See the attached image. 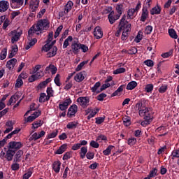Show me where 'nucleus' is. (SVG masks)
<instances>
[{
    "mask_svg": "<svg viewBox=\"0 0 179 179\" xmlns=\"http://www.w3.org/2000/svg\"><path fill=\"white\" fill-rule=\"evenodd\" d=\"M7 54H8V49L3 48L1 50V52L0 54V59H1V61H3V59H5V58H6Z\"/></svg>",
    "mask_w": 179,
    "mask_h": 179,
    "instance_id": "nucleus-37",
    "label": "nucleus"
},
{
    "mask_svg": "<svg viewBox=\"0 0 179 179\" xmlns=\"http://www.w3.org/2000/svg\"><path fill=\"white\" fill-rule=\"evenodd\" d=\"M141 31H138L137 36H136L134 41L136 43H141V40H142L143 37L142 35L140 34Z\"/></svg>",
    "mask_w": 179,
    "mask_h": 179,
    "instance_id": "nucleus-64",
    "label": "nucleus"
},
{
    "mask_svg": "<svg viewBox=\"0 0 179 179\" xmlns=\"http://www.w3.org/2000/svg\"><path fill=\"white\" fill-rule=\"evenodd\" d=\"M24 0H10V3H16L17 8L23 6Z\"/></svg>",
    "mask_w": 179,
    "mask_h": 179,
    "instance_id": "nucleus-45",
    "label": "nucleus"
},
{
    "mask_svg": "<svg viewBox=\"0 0 179 179\" xmlns=\"http://www.w3.org/2000/svg\"><path fill=\"white\" fill-rule=\"evenodd\" d=\"M145 65H147V66L152 67L153 65H155L153 60L148 59L144 62Z\"/></svg>",
    "mask_w": 179,
    "mask_h": 179,
    "instance_id": "nucleus-63",
    "label": "nucleus"
},
{
    "mask_svg": "<svg viewBox=\"0 0 179 179\" xmlns=\"http://www.w3.org/2000/svg\"><path fill=\"white\" fill-rule=\"evenodd\" d=\"M36 31H36V25L34 24V26H32L28 31V34H30V35H32L34 34V33H36Z\"/></svg>",
    "mask_w": 179,
    "mask_h": 179,
    "instance_id": "nucleus-61",
    "label": "nucleus"
},
{
    "mask_svg": "<svg viewBox=\"0 0 179 179\" xmlns=\"http://www.w3.org/2000/svg\"><path fill=\"white\" fill-rule=\"evenodd\" d=\"M148 17H149V11L148 10V8L144 6L142 9V14L140 20L141 22H145Z\"/></svg>",
    "mask_w": 179,
    "mask_h": 179,
    "instance_id": "nucleus-14",
    "label": "nucleus"
},
{
    "mask_svg": "<svg viewBox=\"0 0 179 179\" xmlns=\"http://www.w3.org/2000/svg\"><path fill=\"white\" fill-rule=\"evenodd\" d=\"M169 34L171 38H174L175 40H177L178 38V36H177V32H176V30L173 29H169Z\"/></svg>",
    "mask_w": 179,
    "mask_h": 179,
    "instance_id": "nucleus-30",
    "label": "nucleus"
},
{
    "mask_svg": "<svg viewBox=\"0 0 179 179\" xmlns=\"http://www.w3.org/2000/svg\"><path fill=\"white\" fill-rule=\"evenodd\" d=\"M172 159L176 157L179 159V149L174 150L171 153Z\"/></svg>",
    "mask_w": 179,
    "mask_h": 179,
    "instance_id": "nucleus-58",
    "label": "nucleus"
},
{
    "mask_svg": "<svg viewBox=\"0 0 179 179\" xmlns=\"http://www.w3.org/2000/svg\"><path fill=\"white\" fill-rule=\"evenodd\" d=\"M135 12H136L135 10V8H131V9L129 10V11L127 13V17L129 19H134V15L135 14Z\"/></svg>",
    "mask_w": 179,
    "mask_h": 179,
    "instance_id": "nucleus-46",
    "label": "nucleus"
},
{
    "mask_svg": "<svg viewBox=\"0 0 179 179\" xmlns=\"http://www.w3.org/2000/svg\"><path fill=\"white\" fill-rule=\"evenodd\" d=\"M66 149H68V144L67 143H64L63 145H62L59 149L55 151V155H62V153H64V152L66 151Z\"/></svg>",
    "mask_w": 179,
    "mask_h": 179,
    "instance_id": "nucleus-19",
    "label": "nucleus"
},
{
    "mask_svg": "<svg viewBox=\"0 0 179 179\" xmlns=\"http://www.w3.org/2000/svg\"><path fill=\"white\" fill-rule=\"evenodd\" d=\"M38 5H40V0L31 1L29 6L32 12H36V10H37V8H38Z\"/></svg>",
    "mask_w": 179,
    "mask_h": 179,
    "instance_id": "nucleus-15",
    "label": "nucleus"
},
{
    "mask_svg": "<svg viewBox=\"0 0 179 179\" xmlns=\"http://www.w3.org/2000/svg\"><path fill=\"white\" fill-rule=\"evenodd\" d=\"M78 103H80V106L83 107V108H86L87 106H89V103L90 101V99L87 97H79L77 99Z\"/></svg>",
    "mask_w": 179,
    "mask_h": 179,
    "instance_id": "nucleus-10",
    "label": "nucleus"
},
{
    "mask_svg": "<svg viewBox=\"0 0 179 179\" xmlns=\"http://www.w3.org/2000/svg\"><path fill=\"white\" fill-rule=\"evenodd\" d=\"M45 97H46L45 93H41L39 99H38L39 103H45V101H46Z\"/></svg>",
    "mask_w": 179,
    "mask_h": 179,
    "instance_id": "nucleus-56",
    "label": "nucleus"
},
{
    "mask_svg": "<svg viewBox=\"0 0 179 179\" xmlns=\"http://www.w3.org/2000/svg\"><path fill=\"white\" fill-rule=\"evenodd\" d=\"M167 89H169V85H162L158 90V92L159 93H166L167 92Z\"/></svg>",
    "mask_w": 179,
    "mask_h": 179,
    "instance_id": "nucleus-44",
    "label": "nucleus"
},
{
    "mask_svg": "<svg viewBox=\"0 0 179 179\" xmlns=\"http://www.w3.org/2000/svg\"><path fill=\"white\" fill-rule=\"evenodd\" d=\"M100 86H101V83H100V81L96 82L91 88L92 93H97L99 90H99V87H100Z\"/></svg>",
    "mask_w": 179,
    "mask_h": 179,
    "instance_id": "nucleus-27",
    "label": "nucleus"
},
{
    "mask_svg": "<svg viewBox=\"0 0 179 179\" xmlns=\"http://www.w3.org/2000/svg\"><path fill=\"white\" fill-rule=\"evenodd\" d=\"M73 40V38L71 36H68L66 39H65L64 43H63V48H67L68 45H69V41H72Z\"/></svg>",
    "mask_w": 179,
    "mask_h": 179,
    "instance_id": "nucleus-34",
    "label": "nucleus"
},
{
    "mask_svg": "<svg viewBox=\"0 0 179 179\" xmlns=\"http://www.w3.org/2000/svg\"><path fill=\"white\" fill-rule=\"evenodd\" d=\"M23 34V31L19 29L17 30L11 31L10 33H8V36L11 37V43L12 44H15V43L17 42L19 40H20V36Z\"/></svg>",
    "mask_w": 179,
    "mask_h": 179,
    "instance_id": "nucleus-3",
    "label": "nucleus"
},
{
    "mask_svg": "<svg viewBox=\"0 0 179 179\" xmlns=\"http://www.w3.org/2000/svg\"><path fill=\"white\" fill-rule=\"evenodd\" d=\"M86 157L88 159V160H93V159H94V152L88 151L86 154Z\"/></svg>",
    "mask_w": 179,
    "mask_h": 179,
    "instance_id": "nucleus-53",
    "label": "nucleus"
},
{
    "mask_svg": "<svg viewBox=\"0 0 179 179\" xmlns=\"http://www.w3.org/2000/svg\"><path fill=\"white\" fill-rule=\"evenodd\" d=\"M94 36L96 38V40H100V38H103V31L101 30V27H96L94 28Z\"/></svg>",
    "mask_w": 179,
    "mask_h": 179,
    "instance_id": "nucleus-11",
    "label": "nucleus"
},
{
    "mask_svg": "<svg viewBox=\"0 0 179 179\" xmlns=\"http://www.w3.org/2000/svg\"><path fill=\"white\" fill-rule=\"evenodd\" d=\"M72 103V100L71 98H66L64 102L59 104V108L61 111H66L69 105Z\"/></svg>",
    "mask_w": 179,
    "mask_h": 179,
    "instance_id": "nucleus-6",
    "label": "nucleus"
},
{
    "mask_svg": "<svg viewBox=\"0 0 179 179\" xmlns=\"http://www.w3.org/2000/svg\"><path fill=\"white\" fill-rule=\"evenodd\" d=\"M79 123L78 122H69L67 124H66V128L68 129H73L75 128H77L78 127V124Z\"/></svg>",
    "mask_w": 179,
    "mask_h": 179,
    "instance_id": "nucleus-28",
    "label": "nucleus"
},
{
    "mask_svg": "<svg viewBox=\"0 0 179 179\" xmlns=\"http://www.w3.org/2000/svg\"><path fill=\"white\" fill-rule=\"evenodd\" d=\"M16 62H17V59L13 58L7 62L6 66L10 70L13 69L16 65Z\"/></svg>",
    "mask_w": 179,
    "mask_h": 179,
    "instance_id": "nucleus-17",
    "label": "nucleus"
},
{
    "mask_svg": "<svg viewBox=\"0 0 179 179\" xmlns=\"http://www.w3.org/2000/svg\"><path fill=\"white\" fill-rule=\"evenodd\" d=\"M106 120V116L103 117H97L95 118V124L97 125H100V124H103Z\"/></svg>",
    "mask_w": 179,
    "mask_h": 179,
    "instance_id": "nucleus-35",
    "label": "nucleus"
},
{
    "mask_svg": "<svg viewBox=\"0 0 179 179\" xmlns=\"http://www.w3.org/2000/svg\"><path fill=\"white\" fill-rule=\"evenodd\" d=\"M100 111V109L99 108H95V110H92L90 114L87 116V120H90L91 118H93Z\"/></svg>",
    "mask_w": 179,
    "mask_h": 179,
    "instance_id": "nucleus-43",
    "label": "nucleus"
},
{
    "mask_svg": "<svg viewBox=\"0 0 179 179\" xmlns=\"http://www.w3.org/2000/svg\"><path fill=\"white\" fill-rule=\"evenodd\" d=\"M106 97H107V94H106L105 93H101L97 96L96 99L97 100H99V101H103V100H104Z\"/></svg>",
    "mask_w": 179,
    "mask_h": 179,
    "instance_id": "nucleus-60",
    "label": "nucleus"
},
{
    "mask_svg": "<svg viewBox=\"0 0 179 179\" xmlns=\"http://www.w3.org/2000/svg\"><path fill=\"white\" fill-rule=\"evenodd\" d=\"M50 43L46 42V44H45L42 47V51H45V52H48V51H50V50H51V48H52V47L51 46V45Z\"/></svg>",
    "mask_w": 179,
    "mask_h": 179,
    "instance_id": "nucleus-36",
    "label": "nucleus"
},
{
    "mask_svg": "<svg viewBox=\"0 0 179 179\" xmlns=\"http://www.w3.org/2000/svg\"><path fill=\"white\" fill-rule=\"evenodd\" d=\"M123 9H124V5H122V4H117L116 6V10H117V12L118 13L117 15H120V17H121V15H122Z\"/></svg>",
    "mask_w": 179,
    "mask_h": 179,
    "instance_id": "nucleus-38",
    "label": "nucleus"
},
{
    "mask_svg": "<svg viewBox=\"0 0 179 179\" xmlns=\"http://www.w3.org/2000/svg\"><path fill=\"white\" fill-rule=\"evenodd\" d=\"M23 86V80L21 78H17L16 80V83L15 87H17V89L22 87Z\"/></svg>",
    "mask_w": 179,
    "mask_h": 179,
    "instance_id": "nucleus-49",
    "label": "nucleus"
},
{
    "mask_svg": "<svg viewBox=\"0 0 179 179\" xmlns=\"http://www.w3.org/2000/svg\"><path fill=\"white\" fill-rule=\"evenodd\" d=\"M155 176H157V168H153L152 170L150 171V174L148 176L149 178L150 177H155Z\"/></svg>",
    "mask_w": 179,
    "mask_h": 179,
    "instance_id": "nucleus-55",
    "label": "nucleus"
},
{
    "mask_svg": "<svg viewBox=\"0 0 179 179\" xmlns=\"http://www.w3.org/2000/svg\"><path fill=\"white\" fill-rule=\"evenodd\" d=\"M125 72V68L120 67L113 71L114 75H118L120 73H124Z\"/></svg>",
    "mask_w": 179,
    "mask_h": 179,
    "instance_id": "nucleus-52",
    "label": "nucleus"
},
{
    "mask_svg": "<svg viewBox=\"0 0 179 179\" xmlns=\"http://www.w3.org/2000/svg\"><path fill=\"white\" fill-rule=\"evenodd\" d=\"M41 125H43V121L37 120L32 124L31 128H32V129H37V128L41 127Z\"/></svg>",
    "mask_w": 179,
    "mask_h": 179,
    "instance_id": "nucleus-32",
    "label": "nucleus"
},
{
    "mask_svg": "<svg viewBox=\"0 0 179 179\" xmlns=\"http://www.w3.org/2000/svg\"><path fill=\"white\" fill-rule=\"evenodd\" d=\"M87 62H89V61L87 60L80 63L76 69V72H79V71H82V68H83V66H85V65H86Z\"/></svg>",
    "mask_w": 179,
    "mask_h": 179,
    "instance_id": "nucleus-39",
    "label": "nucleus"
},
{
    "mask_svg": "<svg viewBox=\"0 0 179 179\" xmlns=\"http://www.w3.org/2000/svg\"><path fill=\"white\" fill-rule=\"evenodd\" d=\"M76 113H78V106L76 104H73L69 108L67 115L69 118H72Z\"/></svg>",
    "mask_w": 179,
    "mask_h": 179,
    "instance_id": "nucleus-9",
    "label": "nucleus"
},
{
    "mask_svg": "<svg viewBox=\"0 0 179 179\" xmlns=\"http://www.w3.org/2000/svg\"><path fill=\"white\" fill-rule=\"evenodd\" d=\"M71 50L73 54L76 55L79 54V50H80V43H73L71 44Z\"/></svg>",
    "mask_w": 179,
    "mask_h": 179,
    "instance_id": "nucleus-18",
    "label": "nucleus"
},
{
    "mask_svg": "<svg viewBox=\"0 0 179 179\" xmlns=\"http://www.w3.org/2000/svg\"><path fill=\"white\" fill-rule=\"evenodd\" d=\"M145 90L146 93H150L153 90V84H148L145 86Z\"/></svg>",
    "mask_w": 179,
    "mask_h": 179,
    "instance_id": "nucleus-57",
    "label": "nucleus"
},
{
    "mask_svg": "<svg viewBox=\"0 0 179 179\" xmlns=\"http://www.w3.org/2000/svg\"><path fill=\"white\" fill-rule=\"evenodd\" d=\"M85 73H86L85 71L77 73L74 77L76 82H82L85 79Z\"/></svg>",
    "mask_w": 179,
    "mask_h": 179,
    "instance_id": "nucleus-21",
    "label": "nucleus"
},
{
    "mask_svg": "<svg viewBox=\"0 0 179 179\" xmlns=\"http://www.w3.org/2000/svg\"><path fill=\"white\" fill-rule=\"evenodd\" d=\"M136 108H137L138 113L141 110H145V108H148L146 107V101L145 99H141L136 104Z\"/></svg>",
    "mask_w": 179,
    "mask_h": 179,
    "instance_id": "nucleus-12",
    "label": "nucleus"
},
{
    "mask_svg": "<svg viewBox=\"0 0 179 179\" xmlns=\"http://www.w3.org/2000/svg\"><path fill=\"white\" fill-rule=\"evenodd\" d=\"M58 135V130H54L52 133L48 134L47 139H51L55 138Z\"/></svg>",
    "mask_w": 179,
    "mask_h": 179,
    "instance_id": "nucleus-47",
    "label": "nucleus"
},
{
    "mask_svg": "<svg viewBox=\"0 0 179 179\" xmlns=\"http://www.w3.org/2000/svg\"><path fill=\"white\" fill-rule=\"evenodd\" d=\"M90 146L97 149L99 148V146H100V144H99V143L96 142L95 141H92L90 143Z\"/></svg>",
    "mask_w": 179,
    "mask_h": 179,
    "instance_id": "nucleus-59",
    "label": "nucleus"
},
{
    "mask_svg": "<svg viewBox=\"0 0 179 179\" xmlns=\"http://www.w3.org/2000/svg\"><path fill=\"white\" fill-rule=\"evenodd\" d=\"M151 108H145V109L140 110L138 112V115L140 117H144L145 121L147 122V124H150L153 121V117L150 115Z\"/></svg>",
    "mask_w": 179,
    "mask_h": 179,
    "instance_id": "nucleus-2",
    "label": "nucleus"
},
{
    "mask_svg": "<svg viewBox=\"0 0 179 179\" xmlns=\"http://www.w3.org/2000/svg\"><path fill=\"white\" fill-rule=\"evenodd\" d=\"M61 76L59 74H57L56 76L55 77L54 82L56 85V86H61L62 83H61Z\"/></svg>",
    "mask_w": 179,
    "mask_h": 179,
    "instance_id": "nucleus-40",
    "label": "nucleus"
},
{
    "mask_svg": "<svg viewBox=\"0 0 179 179\" xmlns=\"http://www.w3.org/2000/svg\"><path fill=\"white\" fill-rule=\"evenodd\" d=\"M137 142L136 138L135 137L129 138L127 141V145L129 146H134V145H136Z\"/></svg>",
    "mask_w": 179,
    "mask_h": 179,
    "instance_id": "nucleus-42",
    "label": "nucleus"
},
{
    "mask_svg": "<svg viewBox=\"0 0 179 179\" xmlns=\"http://www.w3.org/2000/svg\"><path fill=\"white\" fill-rule=\"evenodd\" d=\"M58 48H57V46L52 47L49 50V52H48L46 55L47 58H52V57H55Z\"/></svg>",
    "mask_w": 179,
    "mask_h": 179,
    "instance_id": "nucleus-16",
    "label": "nucleus"
},
{
    "mask_svg": "<svg viewBox=\"0 0 179 179\" xmlns=\"http://www.w3.org/2000/svg\"><path fill=\"white\" fill-rule=\"evenodd\" d=\"M113 149H115V147L114 145H108L106 150L103 151V154L105 156H110L111 155V151Z\"/></svg>",
    "mask_w": 179,
    "mask_h": 179,
    "instance_id": "nucleus-25",
    "label": "nucleus"
},
{
    "mask_svg": "<svg viewBox=\"0 0 179 179\" xmlns=\"http://www.w3.org/2000/svg\"><path fill=\"white\" fill-rule=\"evenodd\" d=\"M36 31H43V30H48L50 29V21L47 19H42L38 21L35 24Z\"/></svg>",
    "mask_w": 179,
    "mask_h": 179,
    "instance_id": "nucleus-1",
    "label": "nucleus"
},
{
    "mask_svg": "<svg viewBox=\"0 0 179 179\" xmlns=\"http://www.w3.org/2000/svg\"><path fill=\"white\" fill-rule=\"evenodd\" d=\"M73 6V2H72L71 1H69L67 2V3L66 4V6L64 7L65 15H67V13H69V11L72 10Z\"/></svg>",
    "mask_w": 179,
    "mask_h": 179,
    "instance_id": "nucleus-23",
    "label": "nucleus"
},
{
    "mask_svg": "<svg viewBox=\"0 0 179 179\" xmlns=\"http://www.w3.org/2000/svg\"><path fill=\"white\" fill-rule=\"evenodd\" d=\"M23 147V144L22 142L19 141H10L8 143V149H10L11 150H19V149H21Z\"/></svg>",
    "mask_w": 179,
    "mask_h": 179,
    "instance_id": "nucleus-5",
    "label": "nucleus"
},
{
    "mask_svg": "<svg viewBox=\"0 0 179 179\" xmlns=\"http://www.w3.org/2000/svg\"><path fill=\"white\" fill-rule=\"evenodd\" d=\"M52 169L54 170L55 173H59V171L61 170V162H55L52 164Z\"/></svg>",
    "mask_w": 179,
    "mask_h": 179,
    "instance_id": "nucleus-22",
    "label": "nucleus"
},
{
    "mask_svg": "<svg viewBox=\"0 0 179 179\" xmlns=\"http://www.w3.org/2000/svg\"><path fill=\"white\" fill-rule=\"evenodd\" d=\"M127 15H123L121 18L119 25H118V29L115 33L116 37H120L121 36V31H124V29H125V24L126 23H128V21H126Z\"/></svg>",
    "mask_w": 179,
    "mask_h": 179,
    "instance_id": "nucleus-4",
    "label": "nucleus"
},
{
    "mask_svg": "<svg viewBox=\"0 0 179 179\" xmlns=\"http://www.w3.org/2000/svg\"><path fill=\"white\" fill-rule=\"evenodd\" d=\"M160 12H162V8L157 6V7H154L151 9L150 15H160Z\"/></svg>",
    "mask_w": 179,
    "mask_h": 179,
    "instance_id": "nucleus-26",
    "label": "nucleus"
},
{
    "mask_svg": "<svg viewBox=\"0 0 179 179\" xmlns=\"http://www.w3.org/2000/svg\"><path fill=\"white\" fill-rule=\"evenodd\" d=\"M37 43V39L36 38H33L30 41L29 43L25 46V50H29L31 47H33Z\"/></svg>",
    "mask_w": 179,
    "mask_h": 179,
    "instance_id": "nucleus-33",
    "label": "nucleus"
},
{
    "mask_svg": "<svg viewBox=\"0 0 179 179\" xmlns=\"http://www.w3.org/2000/svg\"><path fill=\"white\" fill-rule=\"evenodd\" d=\"M138 53V49L136 47H131L128 51H126V54L129 55H135Z\"/></svg>",
    "mask_w": 179,
    "mask_h": 179,
    "instance_id": "nucleus-31",
    "label": "nucleus"
},
{
    "mask_svg": "<svg viewBox=\"0 0 179 179\" xmlns=\"http://www.w3.org/2000/svg\"><path fill=\"white\" fill-rule=\"evenodd\" d=\"M173 52H174V50H171L169 52L163 53L162 55V58H169V57H171L173 55Z\"/></svg>",
    "mask_w": 179,
    "mask_h": 179,
    "instance_id": "nucleus-48",
    "label": "nucleus"
},
{
    "mask_svg": "<svg viewBox=\"0 0 179 179\" xmlns=\"http://www.w3.org/2000/svg\"><path fill=\"white\" fill-rule=\"evenodd\" d=\"M111 86V84L110 83H105L101 86V88L99 90H98L97 93H101V92H103V90H106V89H108V87H110Z\"/></svg>",
    "mask_w": 179,
    "mask_h": 179,
    "instance_id": "nucleus-41",
    "label": "nucleus"
},
{
    "mask_svg": "<svg viewBox=\"0 0 179 179\" xmlns=\"http://www.w3.org/2000/svg\"><path fill=\"white\" fill-rule=\"evenodd\" d=\"M131 31V24H129L128 22L125 24L124 29H123V32L122 34V41H125L128 38V34Z\"/></svg>",
    "mask_w": 179,
    "mask_h": 179,
    "instance_id": "nucleus-7",
    "label": "nucleus"
},
{
    "mask_svg": "<svg viewBox=\"0 0 179 179\" xmlns=\"http://www.w3.org/2000/svg\"><path fill=\"white\" fill-rule=\"evenodd\" d=\"M145 34H150V33H152V31H153V27L150 26V25H148L145 27Z\"/></svg>",
    "mask_w": 179,
    "mask_h": 179,
    "instance_id": "nucleus-62",
    "label": "nucleus"
},
{
    "mask_svg": "<svg viewBox=\"0 0 179 179\" xmlns=\"http://www.w3.org/2000/svg\"><path fill=\"white\" fill-rule=\"evenodd\" d=\"M62 29H64V26L62 25H60L59 27H57L55 33V36H54L55 38H57L59 36V33L62 31Z\"/></svg>",
    "mask_w": 179,
    "mask_h": 179,
    "instance_id": "nucleus-51",
    "label": "nucleus"
},
{
    "mask_svg": "<svg viewBox=\"0 0 179 179\" xmlns=\"http://www.w3.org/2000/svg\"><path fill=\"white\" fill-rule=\"evenodd\" d=\"M16 153V150H10V148H8V150L6 152L5 159H6L7 162H12L13 160V157Z\"/></svg>",
    "mask_w": 179,
    "mask_h": 179,
    "instance_id": "nucleus-8",
    "label": "nucleus"
},
{
    "mask_svg": "<svg viewBox=\"0 0 179 179\" xmlns=\"http://www.w3.org/2000/svg\"><path fill=\"white\" fill-rule=\"evenodd\" d=\"M125 89V85H120L117 90H115L112 94L111 97H115V96H120L121 92Z\"/></svg>",
    "mask_w": 179,
    "mask_h": 179,
    "instance_id": "nucleus-20",
    "label": "nucleus"
},
{
    "mask_svg": "<svg viewBox=\"0 0 179 179\" xmlns=\"http://www.w3.org/2000/svg\"><path fill=\"white\" fill-rule=\"evenodd\" d=\"M108 19L110 24H114V23H115V21L120 19V15H115L113 17H108Z\"/></svg>",
    "mask_w": 179,
    "mask_h": 179,
    "instance_id": "nucleus-29",
    "label": "nucleus"
},
{
    "mask_svg": "<svg viewBox=\"0 0 179 179\" xmlns=\"http://www.w3.org/2000/svg\"><path fill=\"white\" fill-rule=\"evenodd\" d=\"M71 157H72V151L67 152L64 155L63 160H69Z\"/></svg>",
    "mask_w": 179,
    "mask_h": 179,
    "instance_id": "nucleus-54",
    "label": "nucleus"
},
{
    "mask_svg": "<svg viewBox=\"0 0 179 179\" xmlns=\"http://www.w3.org/2000/svg\"><path fill=\"white\" fill-rule=\"evenodd\" d=\"M19 169H20V164H17V162L12 164L11 170H13V171H17Z\"/></svg>",
    "mask_w": 179,
    "mask_h": 179,
    "instance_id": "nucleus-50",
    "label": "nucleus"
},
{
    "mask_svg": "<svg viewBox=\"0 0 179 179\" xmlns=\"http://www.w3.org/2000/svg\"><path fill=\"white\" fill-rule=\"evenodd\" d=\"M9 9V2L8 1L2 0L0 1V12H6Z\"/></svg>",
    "mask_w": 179,
    "mask_h": 179,
    "instance_id": "nucleus-13",
    "label": "nucleus"
},
{
    "mask_svg": "<svg viewBox=\"0 0 179 179\" xmlns=\"http://www.w3.org/2000/svg\"><path fill=\"white\" fill-rule=\"evenodd\" d=\"M138 86V83L136 81H131L127 84L126 87L127 90H134L135 87Z\"/></svg>",
    "mask_w": 179,
    "mask_h": 179,
    "instance_id": "nucleus-24",
    "label": "nucleus"
}]
</instances>
